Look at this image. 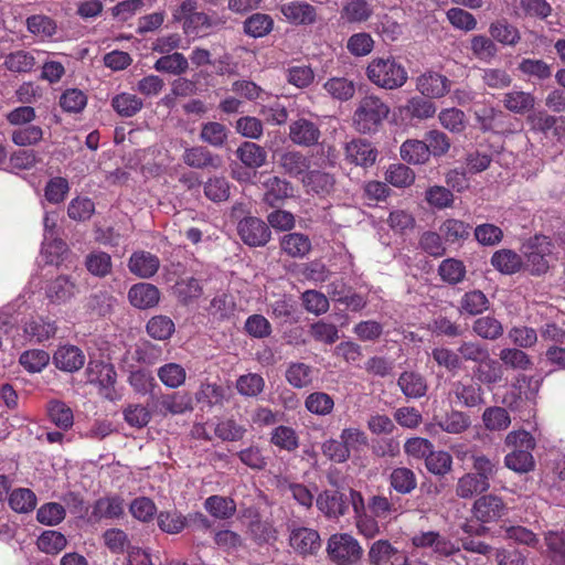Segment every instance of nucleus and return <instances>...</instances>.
I'll return each mask as SVG.
<instances>
[{
    "label": "nucleus",
    "mask_w": 565,
    "mask_h": 565,
    "mask_svg": "<svg viewBox=\"0 0 565 565\" xmlns=\"http://www.w3.org/2000/svg\"><path fill=\"white\" fill-rule=\"evenodd\" d=\"M367 78L386 89L402 87L407 81V72L393 57L374 58L366 68Z\"/></svg>",
    "instance_id": "nucleus-1"
},
{
    "label": "nucleus",
    "mask_w": 565,
    "mask_h": 565,
    "mask_svg": "<svg viewBox=\"0 0 565 565\" xmlns=\"http://www.w3.org/2000/svg\"><path fill=\"white\" fill-rule=\"evenodd\" d=\"M390 107L374 95L363 97L353 115V122L358 131L367 134L376 131L387 117Z\"/></svg>",
    "instance_id": "nucleus-2"
},
{
    "label": "nucleus",
    "mask_w": 565,
    "mask_h": 565,
    "mask_svg": "<svg viewBox=\"0 0 565 565\" xmlns=\"http://www.w3.org/2000/svg\"><path fill=\"white\" fill-rule=\"evenodd\" d=\"M330 558L338 565H355L362 557L363 550L350 534H333L327 547Z\"/></svg>",
    "instance_id": "nucleus-3"
},
{
    "label": "nucleus",
    "mask_w": 565,
    "mask_h": 565,
    "mask_svg": "<svg viewBox=\"0 0 565 565\" xmlns=\"http://www.w3.org/2000/svg\"><path fill=\"white\" fill-rule=\"evenodd\" d=\"M554 245L550 237L545 235H535L526 245V264L532 275L540 276L550 268L548 257L553 252Z\"/></svg>",
    "instance_id": "nucleus-4"
},
{
    "label": "nucleus",
    "mask_w": 565,
    "mask_h": 565,
    "mask_svg": "<svg viewBox=\"0 0 565 565\" xmlns=\"http://www.w3.org/2000/svg\"><path fill=\"white\" fill-rule=\"evenodd\" d=\"M87 382L98 386L99 394L109 399L116 398L115 383L117 373L110 363L89 361L86 367Z\"/></svg>",
    "instance_id": "nucleus-5"
},
{
    "label": "nucleus",
    "mask_w": 565,
    "mask_h": 565,
    "mask_svg": "<svg viewBox=\"0 0 565 565\" xmlns=\"http://www.w3.org/2000/svg\"><path fill=\"white\" fill-rule=\"evenodd\" d=\"M289 545L294 552L302 557L317 555L321 548V539L318 531L311 527L299 526L296 523L288 525Z\"/></svg>",
    "instance_id": "nucleus-6"
},
{
    "label": "nucleus",
    "mask_w": 565,
    "mask_h": 565,
    "mask_svg": "<svg viewBox=\"0 0 565 565\" xmlns=\"http://www.w3.org/2000/svg\"><path fill=\"white\" fill-rule=\"evenodd\" d=\"M241 239L250 247L265 246L271 237L268 224L256 216H245L237 224Z\"/></svg>",
    "instance_id": "nucleus-7"
},
{
    "label": "nucleus",
    "mask_w": 565,
    "mask_h": 565,
    "mask_svg": "<svg viewBox=\"0 0 565 565\" xmlns=\"http://www.w3.org/2000/svg\"><path fill=\"white\" fill-rule=\"evenodd\" d=\"M412 545L416 548H431L439 556L448 557L460 551L448 536L437 531H420L411 537Z\"/></svg>",
    "instance_id": "nucleus-8"
},
{
    "label": "nucleus",
    "mask_w": 565,
    "mask_h": 565,
    "mask_svg": "<svg viewBox=\"0 0 565 565\" xmlns=\"http://www.w3.org/2000/svg\"><path fill=\"white\" fill-rule=\"evenodd\" d=\"M531 130L552 136L557 140L565 138V117L553 116L545 111L533 113L526 118Z\"/></svg>",
    "instance_id": "nucleus-9"
},
{
    "label": "nucleus",
    "mask_w": 565,
    "mask_h": 565,
    "mask_svg": "<svg viewBox=\"0 0 565 565\" xmlns=\"http://www.w3.org/2000/svg\"><path fill=\"white\" fill-rule=\"evenodd\" d=\"M472 512L478 521L491 523L505 515L507 505L500 497L484 494L475 501Z\"/></svg>",
    "instance_id": "nucleus-10"
},
{
    "label": "nucleus",
    "mask_w": 565,
    "mask_h": 565,
    "mask_svg": "<svg viewBox=\"0 0 565 565\" xmlns=\"http://www.w3.org/2000/svg\"><path fill=\"white\" fill-rule=\"evenodd\" d=\"M344 156L348 162L367 168L375 163L379 151L372 142L359 138L345 145Z\"/></svg>",
    "instance_id": "nucleus-11"
},
{
    "label": "nucleus",
    "mask_w": 565,
    "mask_h": 565,
    "mask_svg": "<svg viewBox=\"0 0 565 565\" xmlns=\"http://www.w3.org/2000/svg\"><path fill=\"white\" fill-rule=\"evenodd\" d=\"M285 19L295 25H310L317 21V9L303 0H292L279 6Z\"/></svg>",
    "instance_id": "nucleus-12"
},
{
    "label": "nucleus",
    "mask_w": 565,
    "mask_h": 565,
    "mask_svg": "<svg viewBox=\"0 0 565 565\" xmlns=\"http://www.w3.org/2000/svg\"><path fill=\"white\" fill-rule=\"evenodd\" d=\"M320 137L318 125L309 119L299 118L289 126V138L295 145L311 147L319 142Z\"/></svg>",
    "instance_id": "nucleus-13"
},
{
    "label": "nucleus",
    "mask_w": 565,
    "mask_h": 565,
    "mask_svg": "<svg viewBox=\"0 0 565 565\" xmlns=\"http://www.w3.org/2000/svg\"><path fill=\"white\" fill-rule=\"evenodd\" d=\"M317 508L329 519L344 515L349 509L348 498L339 491L326 490L316 500Z\"/></svg>",
    "instance_id": "nucleus-14"
},
{
    "label": "nucleus",
    "mask_w": 565,
    "mask_h": 565,
    "mask_svg": "<svg viewBox=\"0 0 565 565\" xmlns=\"http://www.w3.org/2000/svg\"><path fill=\"white\" fill-rule=\"evenodd\" d=\"M226 20L218 15H209L205 12H196L183 22L184 33L188 35H207L211 31L222 28Z\"/></svg>",
    "instance_id": "nucleus-15"
},
{
    "label": "nucleus",
    "mask_w": 565,
    "mask_h": 565,
    "mask_svg": "<svg viewBox=\"0 0 565 565\" xmlns=\"http://www.w3.org/2000/svg\"><path fill=\"white\" fill-rule=\"evenodd\" d=\"M128 268L137 277L151 278L160 268V259L150 252L136 250L129 257Z\"/></svg>",
    "instance_id": "nucleus-16"
},
{
    "label": "nucleus",
    "mask_w": 565,
    "mask_h": 565,
    "mask_svg": "<svg viewBox=\"0 0 565 565\" xmlns=\"http://www.w3.org/2000/svg\"><path fill=\"white\" fill-rule=\"evenodd\" d=\"M125 514V501L118 494L106 495L97 499L93 504L90 519L99 521L102 519H120Z\"/></svg>",
    "instance_id": "nucleus-17"
},
{
    "label": "nucleus",
    "mask_w": 565,
    "mask_h": 565,
    "mask_svg": "<svg viewBox=\"0 0 565 565\" xmlns=\"http://www.w3.org/2000/svg\"><path fill=\"white\" fill-rule=\"evenodd\" d=\"M279 247L286 256L302 259L311 252L312 244L308 235L292 232L280 237Z\"/></svg>",
    "instance_id": "nucleus-18"
},
{
    "label": "nucleus",
    "mask_w": 565,
    "mask_h": 565,
    "mask_svg": "<svg viewBox=\"0 0 565 565\" xmlns=\"http://www.w3.org/2000/svg\"><path fill=\"white\" fill-rule=\"evenodd\" d=\"M160 290L152 284L138 282L130 287L128 299L131 306L138 309H150L160 301Z\"/></svg>",
    "instance_id": "nucleus-19"
},
{
    "label": "nucleus",
    "mask_w": 565,
    "mask_h": 565,
    "mask_svg": "<svg viewBox=\"0 0 565 565\" xmlns=\"http://www.w3.org/2000/svg\"><path fill=\"white\" fill-rule=\"evenodd\" d=\"M417 89L423 96L440 98L450 89V81L436 72H426L417 78Z\"/></svg>",
    "instance_id": "nucleus-20"
},
{
    "label": "nucleus",
    "mask_w": 565,
    "mask_h": 565,
    "mask_svg": "<svg viewBox=\"0 0 565 565\" xmlns=\"http://www.w3.org/2000/svg\"><path fill=\"white\" fill-rule=\"evenodd\" d=\"M183 162L193 169H217L221 166V158L218 154L212 153L204 146H193L185 148L182 154Z\"/></svg>",
    "instance_id": "nucleus-21"
},
{
    "label": "nucleus",
    "mask_w": 565,
    "mask_h": 565,
    "mask_svg": "<svg viewBox=\"0 0 565 565\" xmlns=\"http://www.w3.org/2000/svg\"><path fill=\"white\" fill-rule=\"evenodd\" d=\"M397 385L407 398L418 399L428 391L426 377L416 371H404L397 379Z\"/></svg>",
    "instance_id": "nucleus-22"
},
{
    "label": "nucleus",
    "mask_w": 565,
    "mask_h": 565,
    "mask_svg": "<svg viewBox=\"0 0 565 565\" xmlns=\"http://www.w3.org/2000/svg\"><path fill=\"white\" fill-rule=\"evenodd\" d=\"M435 425L443 431L451 435H460L467 431L471 426L470 416L458 409H450L441 416L434 417Z\"/></svg>",
    "instance_id": "nucleus-23"
},
{
    "label": "nucleus",
    "mask_w": 565,
    "mask_h": 565,
    "mask_svg": "<svg viewBox=\"0 0 565 565\" xmlns=\"http://www.w3.org/2000/svg\"><path fill=\"white\" fill-rule=\"evenodd\" d=\"M473 377L479 385H486L491 390L503 380V367L499 361L489 355L475 366Z\"/></svg>",
    "instance_id": "nucleus-24"
},
{
    "label": "nucleus",
    "mask_w": 565,
    "mask_h": 565,
    "mask_svg": "<svg viewBox=\"0 0 565 565\" xmlns=\"http://www.w3.org/2000/svg\"><path fill=\"white\" fill-rule=\"evenodd\" d=\"M264 202L270 207H277L284 200L292 196L294 188L287 180L279 177H269L265 182Z\"/></svg>",
    "instance_id": "nucleus-25"
},
{
    "label": "nucleus",
    "mask_w": 565,
    "mask_h": 565,
    "mask_svg": "<svg viewBox=\"0 0 565 565\" xmlns=\"http://www.w3.org/2000/svg\"><path fill=\"white\" fill-rule=\"evenodd\" d=\"M53 360L58 370L73 373L83 367L85 355L75 345H63L54 353Z\"/></svg>",
    "instance_id": "nucleus-26"
},
{
    "label": "nucleus",
    "mask_w": 565,
    "mask_h": 565,
    "mask_svg": "<svg viewBox=\"0 0 565 565\" xmlns=\"http://www.w3.org/2000/svg\"><path fill=\"white\" fill-rule=\"evenodd\" d=\"M454 394L457 401L467 408L478 407L484 404V392L478 383H454Z\"/></svg>",
    "instance_id": "nucleus-27"
},
{
    "label": "nucleus",
    "mask_w": 565,
    "mask_h": 565,
    "mask_svg": "<svg viewBox=\"0 0 565 565\" xmlns=\"http://www.w3.org/2000/svg\"><path fill=\"white\" fill-rule=\"evenodd\" d=\"M390 488L396 493L406 495L411 494L417 487V478L415 472L406 467L394 468L388 477Z\"/></svg>",
    "instance_id": "nucleus-28"
},
{
    "label": "nucleus",
    "mask_w": 565,
    "mask_h": 565,
    "mask_svg": "<svg viewBox=\"0 0 565 565\" xmlns=\"http://www.w3.org/2000/svg\"><path fill=\"white\" fill-rule=\"evenodd\" d=\"M110 106L118 116L130 118L143 108V100L135 94L122 92L111 98Z\"/></svg>",
    "instance_id": "nucleus-29"
},
{
    "label": "nucleus",
    "mask_w": 565,
    "mask_h": 565,
    "mask_svg": "<svg viewBox=\"0 0 565 565\" xmlns=\"http://www.w3.org/2000/svg\"><path fill=\"white\" fill-rule=\"evenodd\" d=\"M472 469L476 476L484 482H490L500 469V459L497 456L489 457L482 452L473 451L470 455Z\"/></svg>",
    "instance_id": "nucleus-30"
},
{
    "label": "nucleus",
    "mask_w": 565,
    "mask_h": 565,
    "mask_svg": "<svg viewBox=\"0 0 565 565\" xmlns=\"http://www.w3.org/2000/svg\"><path fill=\"white\" fill-rule=\"evenodd\" d=\"M274 24V19L269 14L256 12L243 22V31L249 38L259 39L268 35Z\"/></svg>",
    "instance_id": "nucleus-31"
},
{
    "label": "nucleus",
    "mask_w": 565,
    "mask_h": 565,
    "mask_svg": "<svg viewBox=\"0 0 565 565\" xmlns=\"http://www.w3.org/2000/svg\"><path fill=\"white\" fill-rule=\"evenodd\" d=\"M56 322L43 317L32 318L24 326V333L32 341L43 342L53 338L56 333Z\"/></svg>",
    "instance_id": "nucleus-32"
},
{
    "label": "nucleus",
    "mask_w": 565,
    "mask_h": 565,
    "mask_svg": "<svg viewBox=\"0 0 565 565\" xmlns=\"http://www.w3.org/2000/svg\"><path fill=\"white\" fill-rule=\"evenodd\" d=\"M399 153L402 159L409 164H424L430 158L425 139L405 140L399 148Z\"/></svg>",
    "instance_id": "nucleus-33"
},
{
    "label": "nucleus",
    "mask_w": 565,
    "mask_h": 565,
    "mask_svg": "<svg viewBox=\"0 0 565 565\" xmlns=\"http://www.w3.org/2000/svg\"><path fill=\"white\" fill-rule=\"evenodd\" d=\"M236 157L242 163L250 169H257L265 164L267 159L266 150L250 141H244L236 150Z\"/></svg>",
    "instance_id": "nucleus-34"
},
{
    "label": "nucleus",
    "mask_w": 565,
    "mask_h": 565,
    "mask_svg": "<svg viewBox=\"0 0 565 565\" xmlns=\"http://www.w3.org/2000/svg\"><path fill=\"white\" fill-rule=\"evenodd\" d=\"M230 130L218 121L202 124L199 138L214 148H223L227 143Z\"/></svg>",
    "instance_id": "nucleus-35"
},
{
    "label": "nucleus",
    "mask_w": 565,
    "mask_h": 565,
    "mask_svg": "<svg viewBox=\"0 0 565 565\" xmlns=\"http://www.w3.org/2000/svg\"><path fill=\"white\" fill-rule=\"evenodd\" d=\"M490 262L498 271L505 275L518 273L523 265L521 256L508 248L494 252Z\"/></svg>",
    "instance_id": "nucleus-36"
},
{
    "label": "nucleus",
    "mask_w": 565,
    "mask_h": 565,
    "mask_svg": "<svg viewBox=\"0 0 565 565\" xmlns=\"http://www.w3.org/2000/svg\"><path fill=\"white\" fill-rule=\"evenodd\" d=\"M502 103L509 111L524 115L534 108L535 97L529 92L512 90L503 95Z\"/></svg>",
    "instance_id": "nucleus-37"
},
{
    "label": "nucleus",
    "mask_w": 565,
    "mask_h": 565,
    "mask_svg": "<svg viewBox=\"0 0 565 565\" xmlns=\"http://www.w3.org/2000/svg\"><path fill=\"white\" fill-rule=\"evenodd\" d=\"M490 301L488 297L478 289L463 294L459 301V311L462 315L478 316L489 309Z\"/></svg>",
    "instance_id": "nucleus-38"
},
{
    "label": "nucleus",
    "mask_w": 565,
    "mask_h": 565,
    "mask_svg": "<svg viewBox=\"0 0 565 565\" xmlns=\"http://www.w3.org/2000/svg\"><path fill=\"white\" fill-rule=\"evenodd\" d=\"M269 443L278 449L288 452L296 451L300 445L297 431L292 427L285 425H279L271 430Z\"/></svg>",
    "instance_id": "nucleus-39"
},
{
    "label": "nucleus",
    "mask_w": 565,
    "mask_h": 565,
    "mask_svg": "<svg viewBox=\"0 0 565 565\" xmlns=\"http://www.w3.org/2000/svg\"><path fill=\"white\" fill-rule=\"evenodd\" d=\"M146 332L153 340L167 341L175 332V324L170 317L157 315L146 323Z\"/></svg>",
    "instance_id": "nucleus-40"
},
{
    "label": "nucleus",
    "mask_w": 565,
    "mask_h": 565,
    "mask_svg": "<svg viewBox=\"0 0 565 565\" xmlns=\"http://www.w3.org/2000/svg\"><path fill=\"white\" fill-rule=\"evenodd\" d=\"M204 509L215 519L227 520L236 513V503L230 497L214 494L206 498Z\"/></svg>",
    "instance_id": "nucleus-41"
},
{
    "label": "nucleus",
    "mask_w": 565,
    "mask_h": 565,
    "mask_svg": "<svg viewBox=\"0 0 565 565\" xmlns=\"http://www.w3.org/2000/svg\"><path fill=\"white\" fill-rule=\"evenodd\" d=\"M489 33L493 41L503 45L514 46L521 40L518 28L510 24L505 19L492 22L489 26Z\"/></svg>",
    "instance_id": "nucleus-42"
},
{
    "label": "nucleus",
    "mask_w": 565,
    "mask_h": 565,
    "mask_svg": "<svg viewBox=\"0 0 565 565\" xmlns=\"http://www.w3.org/2000/svg\"><path fill=\"white\" fill-rule=\"evenodd\" d=\"M76 294L75 284L66 276H58L47 287L46 296L53 303H65Z\"/></svg>",
    "instance_id": "nucleus-43"
},
{
    "label": "nucleus",
    "mask_w": 565,
    "mask_h": 565,
    "mask_svg": "<svg viewBox=\"0 0 565 565\" xmlns=\"http://www.w3.org/2000/svg\"><path fill=\"white\" fill-rule=\"evenodd\" d=\"M279 167L290 177H299L308 171L309 159L299 151H286L279 158Z\"/></svg>",
    "instance_id": "nucleus-44"
},
{
    "label": "nucleus",
    "mask_w": 565,
    "mask_h": 565,
    "mask_svg": "<svg viewBox=\"0 0 565 565\" xmlns=\"http://www.w3.org/2000/svg\"><path fill=\"white\" fill-rule=\"evenodd\" d=\"M490 489V482H484L472 472L465 473L458 479L456 484V494L461 499H470L478 493Z\"/></svg>",
    "instance_id": "nucleus-45"
},
{
    "label": "nucleus",
    "mask_w": 565,
    "mask_h": 565,
    "mask_svg": "<svg viewBox=\"0 0 565 565\" xmlns=\"http://www.w3.org/2000/svg\"><path fill=\"white\" fill-rule=\"evenodd\" d=\"M334 182L332 174L320 170L309 171L303 178L308 192H315L319 195L329 194L333 190Z\"/></svg>",
    "instance_id": "nucleus-46"
},
{
    "label": "nucleus",
    "mask_w": 565,
    "mask_h": 565,
    "mask_svg": "<svg viewBox=\"0 0 565 565\" xmlns=\"http://www.w3.org/2000/svg\"><path fill=\"white\" fill-rule=\"evenodd\" d=\"M482 422L490 431L505 430L511 425L509 412L501 406H490L483 411Z\"/></svg>",
    "instance_id": "nucleus-47"
},
{
    "label": "nucleus",
    "mask_w": 565,
    "mask_h": 565,
    "mask_svg": "<svg viewBox=\"0 0 565 565\" xmlns=\"http://www.w3.org/2000/svg\"><path fill=\"white\" fill-rule=\"evenodd\" d=\"M35 57L31 52L18 50L4 58V67L12 73H30L35 66Z\"/></svg>",
    "instance_id": "nucleus-48"
},
{
    "label": "nucleus",
    "mask_w": 565,
    "mask_h": 565,
    "mask_svg": "<svg viewBox=\"0 0 565 565\" xmlns=\"http://www.w3.org/2000/svg\"><path fill=\"white\" fill-rule=\"evenodd\" d=\"M518 70L530 79L546 81L552 76V65L541 58H523Z\"/></svg>",
    "instance_id": "nucleus-49"
},
{
    "label": "nucleus",
    "mask_w": 565,
    "mask_h": 565,
    "mask_svg": "<svg viewBox=\"0 0 565 565\" xmlns=\"http://www.w3.org/2000/svg\"><path fill=\"white\" fill-rule=\"evenodd\" d=\"M50 420L63 430L70 429L74 424L73 411L62 401H51L47 404Z\"/></svg>",
    "instance_id": "nucleus-50"
},
{
    "label": "nucleus",
    "mask_w": 565,
    "mask_h": 565,
    "mask_svg": "<svg viewBox=\"0 0 565 565\" xmlns=\"http://www.w3.org/2000/svg\"><path fill=\"white\" fill-rule=\"evenodd\" d=\"M153 67L161 73L181 75L188 71L189 62L182 53L174 52L172 54H164L158 58Z\"/></svg>",
    "instance_id": "nucleus-51"
},
{
    "label": "nucleus",
    "mask_w": 565,
    "mask_h": 565,
    "mask_svg": "<svg viewBox=\"0 0 565 565\" xmlns=\"http://www.w3.org/2000/svg\"><path fill=\"white\" fill-rule=\"evenodd\" d=\"M312 367L302 362H292L288 365L285 377L295 388H303L312 382Z\"/></svg>",
    "instance_id": "nucleus-52"
},
{
    "label": "nucleus",
    "mask_w": 565,
    "mask_h": 565,
    "mask_svg": "<svg viewBox=\"0 0 565 565\" xmlns=\"http://www.w3.org/2000/svg\"><path fill=\"white\" fill-rule=\"evenodd\" d=\"M472 331L482 339L497 340L503 334V326L493 316H484L475 320Z\"/></svg>",
    "instance_id": "nucleus-53"
},
{
    "label": "nucleus",
    "mask_w": 565,
    "mask_h": 565,
    "mask_svg": "<svg viewBox=\"0 0 565 565\" xmlns=\"http://www.w3.org/2000/svg\"><path fill=\"white\" fill-rule=\"evenodd\" d=\"M306 409L318 416H327L334 408V399L324 392H312L305 399Z\"/></svg>",
    "instance_id": "nucleus-54"
},
{
    "label": "nucleus",
    "mask_w": 565,
    "mask_h": 565,
    "mask_svg": "<svg viewBox=\"0 0 565 565\" xmlns=\"http://www.w3.org/2000/svg\"><path fill=\"white\" fill-rule=\"evenodd\" d=\"M404 113L411 119L424 120L431 118L436 113V106L431 100L420 96L408 99L404 106Z\"/></svg>",
    "instance_id": "nucleus-55"
},
{
    "label": "nucleus",
    "mask_w": 565,
    "mask_h": 565,
    "mask_svg": "<svg viewBox=\"0 0 565 565\" xmlns=\"http://www.w3.org/2000/svg\"><path fill=\"white\" fill-rule=\"evenodd\" d=\"M9 505L17 513H29L36 507V495L28 488L14 489L9 495Z\"/></svg>",
    "instance_id": "nucleus-56"
},
{
    "label": "nucleus",
    "mask_w": 565,
    "mask_h": 565,
    "mask_svg": "<svg viewBox=\"0 0 565 565\" xmlns=\"http://www.w3.org/2000/svg\"><path fill=\"white\" fill-rule=\"evenodd\" d=\"M372 8L365 0H350L341 10V18L350 23L366 21L372 14Z\"/></svg>",
    "instance_id": "nucleus-57"
},
{
    "label": "nucleus",
    "mask_w": 565,
    "mask_h": 565,
    "mask_svg": "<svg viewBox=\"0 0 565 565\" xmlns=\"http://www.w3.org/2000/svg\"><path fill=\"white\" fill-rule=\"evenodd\" d=\"M385 180L393 186L403 189L414 183L415 173L409 167L403 163H394L387 168Z\"/></svg>",
    "instance_id": "nucleus-58"
},
{
    "label": "nucleus",
    "mask_w": 565,
    "mask_h": 565,
    "mask_svg": "<svg viewBox=\"0 0 565 565\" xmlns=\"http://www.w3.org/2000/svg\"><path fill=\"white\" fill-rule=\"evenodd\" d=\"M470 230L471 226L468 223L456 218H447L440 225V232L443 236L445 237L446 242L451 244L466 241L470 235Z\"/></svg>",
    "instance_id": "nucleus-59"
},
{
    "label": "nucleus",
    "mask_w": 565,
    "mask_h": 565,
    "mask_svg": "<svg viewBox=\"0 0 565 565\" xmlns=\"http://www.w3.org/2000/svg\"><path fill=\"white\" fill-rule=\"evenodd\" d=\"M43 129L36 125H26L11 132V140L15 146L30 147L38 145L43 139Z\"/></svg>",
    "instance_id": "nucleus-60"
},
{
    "label": "nucleus",
    "mask_w": 565,
    "mask_h": 565,
    "mask_svg": "<svg viewBox=\"0 0 565 565\" xmlns=\"http://www.w3.org/2000/svg\"><path fill=\"white\" fill-rule=\"evenodd\" d=\"M425 466L430 473L444 477L452 469V457L447 451H434L431 449V452L425 459Z\"/></svg>",
    "instance_id": "nucleus-61"
},
{
    "label": "nucleus",
    "mask_w": 565,
    "mask_h": 565,
    "mask_svg": "<svg viewBox=\"0 0 565 565\" xmlns=\"http://www.w3.org/2000/svg\"><path fill=\"white\" fill-rule=\"evenodd\" d=\"M470 50L476 58L484 62L491 61L498 54V47L492 38L482 34L471 38Z\"/></svg>",
    "instance_id": "nucleus-62"
},
{
    "label": "nucleus",
    "mask_w": 565,
    "mask_h": 565,
    "mask_svg": "<svg viewBox=\"0 0 565 565\" xmlns=\"http://www.w3.org/2000/svg\"><path fill=\"white\" fill-rule=\"evenodd\" d=\"M85 266L92 275L105 277L111 271V257L106 252L95 250L86 256Z\"/></svg>",
    "instance_id": "nucleus-63"
},
{
    "label": "nucleus",
    "mask_w": 565,
    "mask_h": 565,
    "mask_svg": "<svg viewBox=\"0 0 565 565\" xmlns=\"http://www.w3.org/2000/svg\"><path fill=\"white\" fill-rule=\"evenodd\" d=\"M158 377L166 386L177 388L185 382L186 372L182 365L171 362L158 369Z\"/></svg>",
    "instance_id": "nucleus-64"
}]
</instances>
